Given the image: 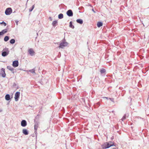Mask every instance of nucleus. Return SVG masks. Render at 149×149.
I'll use <instances>...</instances> for the list:
<instances>
[{
    "label": "nucleus",
    "instance_id": "c756f323",
    "mask_svg": "<svg viewBox=\"0 0 149 149\" xmlns=\"http://www.w3.org/2000/svg\"><path fill=\"white\" fill-rule=\"evenodd\" d=\"M15 22L16 24L17 25H18V21H17V20H16L15 21Z\"/></svg>",
    "mask_w": 149,
    "mask_h": 149
},
{
    "label": "nucleus",
    "instance_id": "dca6fc26",
    "mask_svg": "<svg viewBox=\"0 0 149 149\" xmlns=\"http://www.w3.org/2000/svg\"><path fill=\"white\" fill-rule=\"evenodd\" d=\"M58 18L59 19H61L63 18V15L62 14H60L58 15Z\"/></svg>",
    "mask_w": 149,
    "mask_h": 149
},
{
    "label": "nucleus",
    "instance_id": "f03ea898",
    "mask_svg": "<svg viewBox=\"0 0 149 149\" xmlns=\"http://www.w3.org/2000/svg\"><path fill=\"white\" fill-rule=\"evenodd\" d=\"M12 10L10 8H7L5 10V13L7 15H10L12 12Z\"/></svg>",
    "mask_w": 149,
    "mask_h": 149
},
{
    "label": "nucleus",
    "instance_id": "7ed1b4c3",
    "mask_svg": "<svg viewBox=\"0 0 149 149\" xmlns=\"http://www.w3.org/2000/svg\"><path fill=\"white\" fill-rule=\"evenodd\" d=\"M20 96V92H17L16 93L15 95V99L16 101H17L18 100V99Z\"/></svg>",
    "mask_w": 149,
    "mask_h": 149
},
{
    "label": "nucleus",
    "instance_id": "423d86ee",
    "mask_svg": "<svg viewBox=\"0 0 149 149\" xmlns=\"http://www.w3.org/2000/svg\"><path fill=\"white\" fill-rule=\"evenodd\" d=\"M6 49V50H7V51L3 52H2V56H6L8 54L9 51L8 50V49Z\"/></svg>",
    "mask_w": 149,
    "mask_h": 149
},
{
    "label": "nucleus",
    "instance_id": "412c9836",
    "mask_svg": "<svg viewBox=\"0 0 149 149\" xmlns=\"http://www.w3.org/2000/svg\"><path fill=\"white\" fill-rule=\"evenodd\" d=\"M10 42L11 44H13L15 42V40L14 39H12L10 40Z\"/></svg>",
    "mask_w": 149,
    "mask_h": 149
},
{
    "label": "nucleus",
    "instance_id": "393cba45",
    "mask_svg": "<svg viewBox=\"0 0 149 149\" xmlns=\"http://www.w3.org/2000/svg\"><path fill=\"white\" fill-rule=\"evenodd\" d=\"M34 5H33L32 6V8L31 9H30L29 10V11L30 12H31L33 10V9H34Z\"/></svg>",
    "mask_w": 149,
    "mask_h": 149
},
{
    "label": "nucleus",
    "instance_id": "9b49d317",
    "mask_svg": "<svg viewBox=\"0 0 149 149\" xmlns=\"http://www.w3.org/2000/svg\"><path fill=\"white\" fill-rule=\"evenodd\" d=\"M22 133L23 134L25 135H27L29 134V132L27 130L24 129L22 130Z\"/></svg>",
    "mask_w": 149,
    "mask_h": 149
},
{
    "label": "nucleus",
    "instance_id": "cd10ccee",
    "mask_svg": "<svg viewBox=\"0 0 149 149\" xmlns=\"http://www.w3.org/2000/svg\"><path fill=\"white\" fill-rule=\"evenodd\" d=\"M110 100L112 102H114V99L113 98H110Z\"/></svg>",
    "mask_w": 149,
    "mask_h": 149
},
{
    "label": "nucleus",
    "instance_id": "f704fd0d",
    "mask_svg": "<svg viewBox=\"0 0 149 149\" xmlns=\"http://www.w3.org/2000/svg\"><path fill=\"white\" fill-rule=\"evenodd\" d=\"M113 149H116V148H113Z\"/></svg>",
    "mask_w": 149,
    "mask_h": 149
},
{
    "label": "nucleus",
    "instance_id": "f8f14e48",
    "mask_svg": "<svg viewBox=\"0 0 149 149\" xmlns=\"http://www.w3.org/2000/svg\"><path fill=\"white\" fill-rule=\"evenodd\" d=\"M5 99L7 100H9L10 99V95L9 94H6L5 97Z\"/></svg>",
    "mask_w": 149,
    "mask_h": 149
},
{
    "label": "nucleus",
    "instance_id": "9d476101",
    "mask_svg": "<svg viewBox=\"0 0 149 149\" xmlns=\"http://www.w3.org/2000/svg\"><path fill=\"white\" fill-rule=\"evenodd\" d=\"M28 51L31 55L33 56L34 54V52L32 49H29Z\"/></svg>",
    "mask_w": 149,
    "mask_h": 149
},
{
    "label": "nucleus",
    "instance_id": "473e14b6",
    "mask_svg": "<svg viewBox=\"0 0 149 149\" xmlns=\"http://www.w3.org/2000/svg\"><path fill=\"white\" fill-rule=\"evenodd\" d=\"M2 110L1 109H0V112L2 111Z\"/></svg>",
    "mask_w": 149,
    "mask_h": 149
},
{
    "label": "nucleus",
    "instance_id": "f3484780",
    "mask_svg": "<svg viewBox=\"0 0 149 149\" xmlns=\"http://www.w3.org/2000/svg\"><path fill=\"white\" fill-rule=\"evenodd\" d=\"M9 39V38L8 36H6L4 38V40L5 41H7Z\"/></svg>",
    "mask_w": 149,
    "mask_h": 149
},
{
    "label": "nucleus",
    "instance_id": "b1692460",
    "mask_svg": "<svg viewBox=\"0 0 149 149\" xmlns=\"http://www.w3.org/2000/svg\"><path fill=\"white\" fill-rule=\"evenodd\" d=\"M38 128V126L37 125H34V129L35 130H36Z\"/></svg>",
    "mask_w": 149,
    "mask_h": 149
},
{
    "label": "nucleus",
    "instance_id": "2eb2a0df",
    "mask_svg": "<svg viewBox=\"0 0 149 149\" xmlns=\"http://www.w3.org/2000/svg\"><path fill=\"white\" fill-rule=\"evenodd\" d=\"M57 23H58V22L56 20H55V21H54L53 22H52V25L54 26H56V24H57Z\"/></svg>",
    "mask_w": 149,
    "mask_h": 149
},
{
    "label": "nucleus",
    "instance_id": "0eeeda50",
    "mask_svg": "<svg viewBox=\"0 0 149 149\" xmlns=\"http://www.w3.org/2000/svg\"><path fill=\"white\" fill-rule=\"evenodd\" d=\"M1 74V76L3 77H5L6 76V74L5 73V69L2 68L1 69V73H0Z\"/></svg>",
    "mask_w": 149,
    "mask_h": 149
},
{
    "label": "nucleus",
    "instance_id": "ddd939ff",
    "mask_svg": "<svg viewBox=\"0 0 149 149\" xmlns=\"http://www.w3.org/2000/svg\"><path fill=\"white\" fill-rule=\"evenodd\" d=\"M76 21L78 23H79L81 24H82L83 22V20L81 19H77V20Z\"/></svg>",
    "mask_w": 149,
    "mask_h": 149
},
{
    "label": "nucleus",
    "instance_id": "20e7f679",
    "mask_svg": "<svg viewBox=\"0 0 149 149\" xmlns=\"http://www.w3.org/2000/svg\"><path fill=\"white\" fill-rule=\"evenodd\" d=\"M68 43L66 42H63L61 43L59 46L60 48H63L67 46L68 45Z\"/></svg>",
    "mask_w": 149,
    "mask_h": 149
},
{
    "label": "nucleus",
    "instance_id": "1a4fd4ad",
    "mask_svg": "<svg viewBox=\"0 0 149 149\" xmlns=\"http://www.w3.org/2000/svg\"><path fill=\"white\" fill-rule=\"evenodd\" d=\"M21 125L22 126L24 127L27 125V123L25 120H23L21 122Z\"/></svg>",
    "mask_w": 149,
    "mask_h": 149
},
{
    "label": "nucleus",
    "instance_id": "39448f33",
    "mask_svg": "<svg viewBox=\"0 0 149 149\" xmlns=\"http://www.w3.org/2000/svg\"><path fill=\"white\" fill-rule=\"evenodd\" d=\"M66 13L68 16L71 17L73 16V13L72 10H68L67 11Z\"/></svg>",
    "mask_w": 149,
    "mask_h": 149
},
{
    "label": "nucleus",
    "instance_id": "5701e85b",
    "mask_svg": "<svg viewBox=\"0 0 149 149\" xmlns=\"http://www.w3.org/2000/svg\"><path fill=\"white\" fill-rule=\"evenodd\" d=\"M3 33V34H4V33H6L7 32V29H4L3 30L1 31Z\"/></svg>",
    "mask_w": 149,
    "mask_h": 149
},
{
    "label": "nucleus",
    "instance_id": "f257e3e1",
    "mask_svg": "<svg viewBox=\"0 0 149 149\" xmlns=\"http://www.w3.org/2000/svg\"><path fill=\"white\" fill-rule=\"evenodd\" d=\"M113 146H114L113 143L109 142L104 143L102 145V147L103 149L107 148Z\"/></svg>",
    "mask_w": 149,
    "mask_h": 149
},
{
    "label": "nucleus",
    "instance_id": "c85d7f7f",
    "mask_svg": "<svg viewBox=\"0 0 149 149\" xmlns=\"http://www.w3.org/2000/svg\"><path fill=\"white\" fill-rule=\"evenodd\" d=\"M3 35V33L1 31L0 32V36Z\"/></svg>",
    "mask_w": 149,
    "mask_h": 149
},
{
    "label": "nucleus",
    "instance_id": "a211bd4d",
    "mask_svg": "<svg viewBox=\"0 0 149 149\" xmlns=\"http://www.w3.org/2000/svg\"><path fill=\"white\" fill-rule=\"evenodd\" d=\"M29 71L31 72V73H34L35 74H36L35 72V69H34L30 70Z\"/></svg>",
    "mask_w": 149,
    "mask_h": 149
},
{
    "label": "nucleus",
    "instance_id": "a878e982",
    "mask_svg": "<svg viewBox=\"0 0 149 149\" xmlns=\"http://www.w3.org/2000/svg\"><path fill=\"white\" fill-rule=\"evenodd\" d=\"M0 24H4L5 26H6V24L5 22H4L3 21L2 22L0 23Z\"/></svg>",
    "mask_w": 149,
    "mask_h": 149
},
{
    "label": "nucleus",
    "instance_id": "6e6552de",
    "mask_svg": "<svg viewBox=\"0 0 149 149\" xmlns=\"http://www.w3.org/2000/svg\"><path fill=\"white\" fill-rule=\"evenodd\" d=\"M13 66L14 67H16L18 66V62L17 61H15L13 63Z\"/></svg>",
    "mask_w": 149,
    "mask_h": 149
},
{
    "label": "nucleus",
    "instance_id": "aec40b11",
    "mask_svg": "<svg viewBox=\"0 0 149 149\" xmlns=\"http://www.w3.org/2000/svg\"><path fill=\"white\" fill-rule=\"evenodd\" d=\"M7 68L9 70H10V71H13V68H12L10 66H8L7 67Z\"/></svg>",
    "mask_w": 149,
    "mask_h": 149
},
{
    "label": "nucleus",
    "instance_id": "4be33fe9",
    "mask_svg": "<svg viewBox=\"0 0 149 149\" xmlns=\"http://www.w3.org/2000/svg\"><path fill=\"white\" fill-rule=\"evenodd\" d=\"M100 72L101 73H103L105 72V70L104 69H102L100 70Z\"/></svg>",
    "mask_w": 149,
    "mask_h": 149
},
{
    "label": "nucleus",
    "instance_id": "7c9ffc66",
    "mask_svg": "<svg viewBox=\"0 0 149 149\" xmlns=\"http://www.w3.org/2000/svg\"><path fill=\"white\" fill-rule=\"evenodd\" d=\"M49 19L51 21H52V18L51 17H49Z\"/></svg>",
    "mask_w": 149,
    "mask_h": 149
},
{
    "label": "nucleus",
    "instance_id": "4468645a",
    "mask_svg": "<svg viewBox=\"0 0 149 149\" xmlns=\"http://www.w3.org/2000/svg\"><path fill=\"white\" fill-rule=\"evenodd\" d=\"M102 23L101 22H98L97 23V26L98 27H100L102 26Z\"/></svg>",
    "mask_w": 149,
    "mask_h": 149
},
{
    "label": "nucleus",
    "instance_id": "6ab92c4d",
    "mask_svg": "<svg viewBox=\"0 0 149 149\" xmlns=\"http://www.w3.org/2000/svg\"><path fill=\"white\" fill-rule=\"evenodd\" d=\"M69 26L72 29H74V26L72 25V22H70Z\"/></svg>",
    "mask_w": 149,
    "mask_h": 149
},
{
    "label": "nucleus",
    "instance_id": "2f4dec72",
    "mask_svg": "<svg viewBox=\"0 0 149 149\" xmlns=\"http://www.w3.org/2000/svg\"><path fill=\"white\" fill-rule=\"evenodd\" d=\"M92 11H93L94 13H95V12L94 10L93 9H92Z\"/></svg>",
    "mask_w": 149,
    "mask_h": 149
},
{
    "label": "nucleus",
    "instance_id": "72a5a7b5",
    "mask_svg": "<svg viewBox=\"0 0 149 149\" xmlns=\"http://www.w3.org/2000/svg\"><path fill=\"white\" fill-rule=\"evenodd\" d=\"M104 98H106L107 99V97H104Z\"/></svg>",
    "mask_w": 149,
    "mask_h": 149
},
{
    "label": "nucleus",
    "instance_id": "bb28decb",
    "mask_svg": "<svg viewBox=\"0 0 149 149\" xmlns=\"http://www.w3.org/2000/svg\"><path fill=\"white\" fill-rule=\"evenodd\" d=\"M126 118V117H125V116H124L122 118V120L123 121L124 119H125Z\"/></svg>",
    "mask_w": 149,
    "mask_h": 149
}]
</instances>
